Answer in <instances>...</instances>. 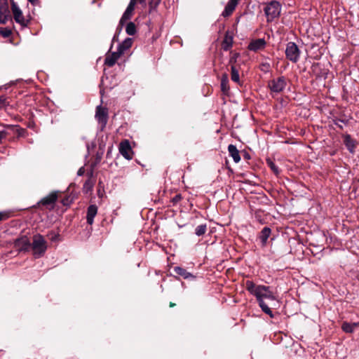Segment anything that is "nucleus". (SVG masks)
Instances as JSON below:
<instances>
[{
  "label": "nucleus",
  "instance_id": "11",
  "mask_svg": "<svg viewBox=\"0 0 359 359\" xmlns=\"http://www.w3.org/2000/svg\"><path fill=\"white\" fill-rule=\"evenodd\" d=\"M266 41L264 39L252 40L248 45V49L252 51H257L264 48Z\"/></svg>",
  "mask_w": 359,
  "mask_h": 359
},
{
  "label": "nucleus",
  "instance_id": "15",
  "mask_svg": "<svg viewBox=\"0 0 359 359\" xmlns=\"http://www.w3.org/2000/svg\"><path fill=\"white\" fill-rule=\"evenodd\" d=\"M97 213V207L95 205H90L87 210V223L91 225L93 223L94 217Z\"/></svg>",
  "mask_w": 359,
  "mask_h": 359
},
{
  "label": "nucleus",
  "instance_id": "17",
  "mask_svg": "<svg viewBox=\"0 0 359 359\" xmlns=\"http://www.w3.org/2000/svg\"><path fill=\"white\" fill-rule=\"evenodd\" d=\"M228 151L229 155L232 157L235 163H238L241 161L239 151L237 149L235 145L229 144L228 147Z\"/></svg>",
  "mask_w": 359,
  "mask_h": 359
},
{
  "label": "nucleus",
  "instance_id": "9",
  "mask_svg": "<svg viewBox=\"0 0 359 359\" xmlns=\"http://www.w3.org/2000/svg\"><path fill=\"white\" fill-rule=\"evenodd\" d=\"M14 246L20 251L28 250L31 246V243L27 236H22L16 239L14 242Z\"/></svg>",
  "mask_w": 359,
  "mask_h": 359
},
{
  "label": "nucleus",
  "instance_id": "14",
  "mask_svg": "<svg viewBox=\"0 0 359 359\" xmlns=\"http://www.w3.org/2000/svg\"><path fill=\"white\" fill-rule=\"evenodd\" d=\"M238 3V0H229L224 11L222 12V15L224 17H228L231 15L233 11L235 10Z\"/></svg>",
  "mask_w": 359,
  "mask_h": 359
},
{
  "label": "nucleus",
  "instance_id": "20",
  "mask_svg": "<svg viewBox=\"0 0 359 359\" xmlns=\"http://www.w3.org/2000/svg\"><path fill=\"white\" fill-rule=\"evenodd\" d=\"M271 229L269 227H264L262 230V231L260 233L259 238L263 245H265L266 243L267 240L271 235Z\"/></svg>",
  "mask_w": 359,
  "mask_h": 359
},
{
  "label": "nucleus",
  "instance_id": "6",
  "mask_svg": "<svg viewBox=\"0 0 359 359\" xmlns=\"http://www.w3.org/2000/svg\"><path fill=\"white\" fill-rule=\"evenodd\" d=\"M95 118L97 121L100 130H103L108 121V110L105 107L101 106L97 107Z\"/></svg>",
  "mask_w": 359,
  "mask_h": 359
},
{
  "label": "nucleus",
  "instance_id": "7",
  "mask_svg": "<svg viewBox=\"0 0 359 359\" xmlns=\"http://www.w3.org/2000/svg\"><path fill=\"white\" fill-rule=\"evenodd\" d=\"M11 11L15 22L19 23L22 27H27L29 21L25 20L21 9L19 8L17 3L13 1H11Z\"/></svg>",
  "mask_w": 359,
  "mask_h": 359
},
{
  "label": "nucleus",
  "instance_id": "23",
  "mask_svg": "<svg viewBox=\"0 0 359 359\" xmlns=\"http://www.w3.org/2000/svg\"><path fill=\"white\" fill-rule=\"evenodd\" d=\"M231 79L233 81L239 83L240 82V78H239V74L238 70L235 66H231Z\"/></svg>",
  "mask_w": 359,
  "mask_h": 359
},
{
  "label": "nucleus",
  "instance_id": "31",
  "mask_svg": "<svg viewBox=\"0 0 359 359\" xmlns=\"http://www.w3.org/2000/svg\"><path fill=\"white\" fill-rule=\"evenodd\" d=\"M6 136V133L5 131H0V142L1 140L5 138Z\"/></svg>",
  "mask_w": 359,
  "mask_h": 359
},
{
  "label": "nucleus",
  "instance_id": "24",
  "mask_svg": "<svg viewBox=\"0 0 359 359\" xmlns=\"http://www.w3.org/2000/svg\"><path fill=\"white\" fill-rule=\"evenodd\" d=\"M126 32L128 35H134L136 33V26L135 23L130 22L127 24Z\"/></svg>",
  "mask_w": 359,
  "mask_h": 359
},
{
  "label": "nucleus",
  "instance_id": "26",
  "mask_svg": "<svg viewBox=\"0 0 359 359\" xmlns=\"http://www.w3.org/2000/svg\"><path fill=\"white\" fill-rule=\"evenodd\" d=\"M232 46V39L226 36L222 42V48L224 50H228Z\"/></svg>",
  "mask_w": 359,
  "mask_h": 359
},
{
  "label": "nucleus",
  "instance_id": "18",
  "mask_svg": "<svg viewBox=\"0 0 359 359\" xmlns=\"http://www.w3.org/2000/svg\"><path fill=\"white\" fill-rule=\"evenodd\" d=\"M132 44L133 39L127 38L118 46V50L123 55L126 50L132 46Z\"/></svg>",
  "mask_w": 359,
  "mask_h": 359
},
{
  "label": "nucleus",
  "instance_id": "21",
  "mask_svg": "<svg viewBox=\"0 0 359 359\" xmlns=\"http://www.w3.org/2000/svg\"><path fill=\"white\" fill-rule=\"evenodd\" d=\"M228 83H229L228 76H227V74H224V75H222V79H221V89H222V92L224 93H227L229 89Z\"/></svg>",
  "mask_w": 359,
  "mask_h": 359
},
{
  "label": "nucleus",
  "instance_id": "29",
  "mask_svg": "<svg viewBox=\"0 0 359 359\" xmlns=\"http://www.w3.org/2000/svg\"><path fill=\"white\" fill-rule=\"evenodd\" d=\"M267 163L269 165V166L271 168V169L276 173V174H278L279 170H278V167L271 161V160H268L267 161Z\"/></svg>",
  "mask_w": 359,
  "mask_h": 359
},
{
  "label": "nucleus",
  "instance_id": "34",
  "mask_svg": "<svg viewBox=\"0 0 359 359\" xmlns=\"http://www.w3.org/2000/svg\"><path fill=\"white\" fill-rule=\"evenodd\" d=\"M180 199H181V196H180V195H177V196H175L173 198L172 201H173V202L177 203V202H178Z\"/></svg>",
  "mask_w": 359,
  "mask_h": 359
},
{
  "label": "nucleus",
  "instance_id": "3",
  "mask_svg": "<svg viewBox=\"0 0 359 359\" xmlns=\"http://www.w3.org/2000/svg\"><path fill=\"white\" fill-rule=\"evenodd\" d=\"M280 4L276 1H272L264 8L265 14L268 21H272L278 17L280 13Z\"/></svg>",
  "mask_w": 359,
  "mask_h": 359
},
{
  "label": "nucleus",
  "instance_id": "30",
  "mask_svg": "<svg viewBox=\"0 0 359 359\" xmlns=\"http://www.w3.org/2000/svg\"><path fill=\"white\" fill-rule=\"evenodd\" d=\"M9 17L6 15L1 14L0 15V23L6 24Z\"/></svg>",
  "mask_w": 359,
  "mask_h": 359
},
{
  "label": "nucleus",
  "instance_id": "12",
  "mask_svg": "<svg viewBox=\"0 0 359 359\" xmlns=\"http://www.w3.org/2000/svg\"><path fill=\"white\" fill-rule=\"evenodd\" d=\"M121 55L118 50L107 54L104 60V64L109 67L114 66Z\"/></svg>",
  "mask_w": 359,
  "mask_h": 359
},
{
  "label": "nucleus",
  "instance_id": "27",
  "mask_svg": "<svg viewBox=\"0 0 359 359\" xmlns=\"http://www.w3.org/2000/svg\"><path fill=\"white\" fill-rule=\"evenodd\" d=\"M93 187V182L90 179L86 180L83 184V191L86 193L91 191Z\"/></svg>",
  "mask_w": 359,
  "mask_h": 359
},
{
  "label": "nucleus",
  "instance_id": "13",
  "mask_svg": "<svg viewBox=\"0 0 359 359\" xmlns=\"http://www.w3.org/2000/svg\"><path fill=\"white\" fill-rule=\"evenodd\" d=\"M57 198V192H52L47 196L42 198L40 201V203L43 205H46V206L50 205L53 207V205H54Z\"/></svg>",
  "mask_w": 359,
  "mask_h": 359
},
{
  "label": "nucleus",
  "instance_id": "28",
  "mask_svg": "<svg viewBox=\"0 0 359 359\" xmlns=\"http://www.w3.org/2000/svg\"><path fill=\"white\" fill-rule=\"evenodd\" d=\"M11 34L12 32L8 28L0 29V34L4 38L9 37L11 35Z\"/></svg>",
  "mask_w": 359,
  "mask_h": 359
},
{
  "label": "nucleus",
  "instance_id": "19",
  "mask_svg": "<svg viewBox=\"0 0 359 359\" xmlns=\"http://www.w3.org/2000/svg\"><path fill=\"white\" fill-rule=\"evenodd\" d=\"M358 327L359 323H349L345 322L342 324L341 328L346 333H352Z\"/></svg>",
  "mask_w": 359,
  "mask_h": 359
},
{
  "label": "nucleus",
  "instance_id": "25",
  "mask_svg": "<svg viewBox=\"0 0 359 359\" xmlns=\"http://www.w3.org/2000/svg\"><path fill=\"white\" fill-rule=\"evenodd\" d=\"M206 230H207V226L206 224H201L199 226H198L196 229H195V233L198 236H201L203 234H205V233L206 232Z\"/></svg>",
  "mask_w": 359,
  "mask_h": 359
},
{
  "label": "nucleus",
  "instance_id": "5",
  "mask_svg": "<svg viewBox=\"0 0 359 359\" xmlns=\"http://www.w3.org/2000/svg\"><path fill=\"white\" fill-rule=\"evenodd\" d=\"M300 51L299 48L294 42H289L285 49L286 57L292 62H297L299 60Z\"/></svg>",
  "mask_w": 359,
  "mask_h": 359
},
{
  "label": "nucleus",
  "instance_id": "37",
  "mask_svg": "<svg viewBox=\"0 0 359 359\" xmlns=\"http://www.w3.org/2000/svg\"><path fill=\"white\" fill-rule=\"evenodd\" d=\"M175 305V304L174 303H170V307H172V306H174Z\"/></svg>",
  "mask_w": 359,
  "mask_h": 359
},
{
  "label": "nucleus",
  "instance_id": "35",
  "mask_svg": "<svg viewBox=\"0 0 359 359\" xmlns=\"http://www.w3.org/2000/svg\"><path fill=\"white\" fill-rule=\"evenodd\" d=\"M262 67H263L262 69L266 71L269 68V65L268 63H265V64L262 65Z\"/></svg>",
  "mask_w": 359,
  "mask_h": 359
},
{
  "label": "nucleus",
  "instance_id": "32",
  "mask_svg": "<svg viewBox=\"0 0 359 359\" xmlns=\"http://www.w3.org/2000/svg\"><path fill=\"white\" fill-rule=\"evenodd\" d=\"M84 168H81L79 169L78 172H77V175H79V176H81L84 174Z\"/></svg>",
  "mask_w": 359,
  "mask_h": 359
},
{
  "label": "nucleus",
  "instance_id": "36",
  "mask_svg": "<svg viewBox=\"0 0 359 359\" xmlns=\"http://www.w3.org/2000/svg\"><path fill=\"white\" fill-rule=\"evenodd\" d=\"M31 4L36 5L38 4L39 0H28Z\"/></svg>",
  "mask_w": 359,
  "mask_h": 359
},
{
  "label": "nucleus",
  "instance_id": "33",
  "mask_svg": "<svg viewBox=\"0 0 359 359\" xmlns=\"http://www.w3.org/2000/svg\"><path fill=\"white\" fill-rule=\"evenodd\" d=\"M7 217H8L7 214L0 212V221H1V220H3V219H6V218H7Z\"/></svg>",
  "mask_w": 359,
  "mask_h": 359
},
{
  "label": "nucleus",
  "instance_id": "16",
  "mask_svg": "<svg viewBox=\"0 0 359 359\" xmlns=\"http://www.w3.org/2000/svg\"><path fill=\"white\" fill-rule=\"evenodd\" d=\"M173 271L177 275L182 276L184 279L194 278L195 276L191 273L188 272L185 269L180 266H175Z\"/></svg>",
  "mask_w": 359,
  "mask_h": 359
},
{
  "label": "nucleus",
  "instance_id": "10",
  "mask_svg": "<svg viewBox=\"0 0 359 359\" xmlns=\"http://www.w3.org/2000/svg\"><path fill=\"white\" fill-rule=\"evenodd\" d=\"M119 151L121 155L126 159H131L133 158V151L130 144L128 140H125L120 144Z\"/></svg>",
  "mask_w": 359,
  "mask_h": 359
},
{
  "label": "nucleus",
  "instance_id": "1",
  "mask_svg": "<svg viewBox=\"0 0 359 359\" xmlns=\"http://www.w3.org/2000/svg\"><path fill=\"white\" fill-rule=\"evenodd\" d=\"M245 288L251 294L256 297L262 311L268 314L271 318H273V312L264 302V299L271 301L276 299L275 295L271 291L270 287L262 285H255L252 281L247 280L245 282Z\"/></svg>",
  "mask_w": 359,
  "mask_h": 359
},
{
  "label": "nucleus",
  "instance_id": "4",
  "mask_svg": "<svg viewBox=\"0 0 359 359\" xmlns=\"http://www.w3.org/2000/svg\"><path fill=\"white\" fill-rule=\"evenodd\" d=\"M287 85L286 79L284 76H280L270 80L268 83V87L272 93H278L282 92Z\"/></svg>",
  "mask_w": 359,
  "mask_h": 359
},
{
  "label": "nucleus",
  "instance_id": "8",
  "mask_svg": "<svg viewBox=\"0 0 359 359\" xmlns=\"http://www.w3.org/2000/svg\"><path fill=\"white\" fill-rule=\"evenodd\" d=\"M144 4L145 0H130L126 10L123 13L119 24L120 25H123L127 20H130L133 14V11L135 10V6L137 4Z\"/></svg>",
  "mask_w": 359,
  "mask_h": 359
},
{
  "label": "nucleus",
  "instance_id": "2",
  "mask_svg": "<svg viewBox=\"0 0 359 359\" xmlns=\"http://www.w3.org/2000/svg\"><path fill=\"white\" fill-rule=\"evenodd\" d=\"M31 246L34 257L39 258L42 257L46 251L47 242L41 234H36L33 236Z\"/></svg>",
  "mask_w": 359,
  "mask_h": 359
},
{
  "label": "nucleus",
  "instance_id": "22",
  "mask_svg": "<svg viewBox=\"0 0 359 359\" xmlns=\"http://www.w3.org/2000/svg\"><path fill=\"white\" fill-rule=\"evenodd\" d=\"M344 143L351 152H353L355 148L354 141L351 139L350 135H346L344 138Z\"/></svg>",
  "mask_w": 359,
  "mask_h": 359
}]
</instances>
